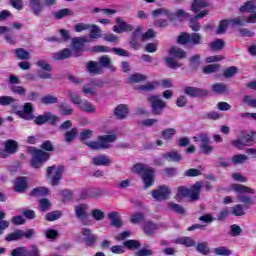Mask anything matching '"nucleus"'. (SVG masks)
Returning a JSON list of instances; mask_svg holds the SVG:
<instances>
[{"mask_svg":"<svg viewBox=\"0 0 256 256\" xmlns=\"http://www.w3.org/2000/svg\"><path fill=\"white\" fill-rule=\"evenodd\" d=\"M205 7H209V2H207V0H193L191 4V10L194 13H199V11L205 9Z\"/></svg>","mask_w":256,"mask_h":256,"instance_id":"obj_31","label":"nucleus"},{"mask_svg":"<svg viewBox=\"0 0 256 256\" xmlns=\"http://www.w3.org/2000/svg\"><path fill=\"white\" fill-rule=\"evenodd\" d=\"M36 65H37V67H39L43 71H47L48 73H51V71H53L51 64H49V62H47V60H38L36 62Z\"/></svg>","mask_w":256,"mask_h":256,"instance_id":"obj_57","label":"nucleus"},{"mask_svg":"<svg viewBox=\"0 0 256 256\" xmlns=\"http://www.w3.org/2000/svg\"><path fill=\"white\" fill-rule=\"evenodd\" d=\"M30 9H32V13L36 16L41 15L43 13V4H41V0H29Z\"/></svg>","mask_w":256,"mask_h":256,"instance_id":"obj_29","label":"nucleus"},{"mask_svg":"<svg viewBox=\"0 0 256 256\" xmlns=\"http://www.w3.org/2000/svg\"><path fill=\"white\" fill-rule=\"evenodd\" d=\"M86 70L90 73V75H103V69L97 61H89L86 64Z\"/></svg>","mask_w":256,"mask_h":256,"instance_id":"obj_22","label":"nucleus"},{"mask_svg":"<svg viewBox=\"0 0 256 256\" xmlns=\"http://www.w3.org/2000/svg\"><path fill=\"white\" fill-rule=\"evenodd\" d=\"M242 103L245 105H248V107H252L253 109H256V99L253 98L252 96H244L242 99Z\"/></svg>","mask_w":256,"mask_h":256,"instance_id":"obj_63","label":"nucleus"},{"mask_svg":"<svg viewBox=\"0 0 256 256\" xmlns=\"http://www.w3.org/2000/svg\"><path fill=\"white\" fill-rule=\"evenodd\" d=\"M114 115L117 119H126L127 115H129V108L125 104H120L115 108Z\"/></svg>","mask_w":256,"mask_h":256,"instance_id":"obj_25","label":"nucleus"},{"mask_svg":"<svg viewBox=\"0 0 256 256\" xmlns=\"http://www.w3.org/2000/svg\"><path fill=\"white\" fill-rule=\"evenodd\" d=\"M232 27H243L247 23L245 16H238L229 20Z\"/></svg>","mask_w":256,"mask_h":256,"instance_id":"obj_40","label":"nucleus"},{"mask_svg":"<svg viewBox=\"0 0 256 256\" xmlns=\"http://www.w3.org/2000/svg\"><path fill=\"white\" fill-rule=\"evenodd\" d=\"M239 73V69L236 66H230L225 68L223 71V75L226 79H231V77H235Z\"/></svg>","mask_w":256,"mask_h":256,"instance_id":"obj_44","label":"nucleus"},{"mask_svg":"<svg viewBox=\"0 0 256 256\" xmlns=\"http://www.w3.org/2000/svg\"><path fill=\"white\" fill-rule=\"evenodd\" d=\"M231 189L232 191H235V193H239L237 196L238 202L244 203L246 209H249V207L253 205V199H251V196L243 193L255 195V189L242 184H232Z\"/></svg>","mask_w":256,"mask_h":256,"instance_id":"obj_2","label":"nucleus"},{"mask_svg":"<svg viewBox=\"0 0 256 256\" xmlns=\"http://www.w3.org/2000/svg\"><path fill=\"white\" fill-rule=\"evenodd\" d=\"M116 21V25L113 26L112 31H114V33H127L129 31H133V26H131L130 24H127V22L123 21V19L117 17L115 19Z\"/></svg>","mask_w":256,"mask_h":256,"instance_id":"obj_15","label":"nucleus"},{"mask_svg":"<svg viewBox=\"0 0 256 256\" xmlns=\"http://www.w3.org/2000/svg\"><path fill=\"white\" fill-rule=\"evenodd\" d=\"M63 216V212L56 210L46 214L45 219L46 221H57V219H61Z\"/></svg>","mask_w":256,"mask_h":256,"instance_id":"obj_50","label":"nucleus"},{"mask_svg":"<svg viewBox=\"0 0 256 256\" xmlns=\"http://www.w3.org/2000/svg\"><path fill=\"white\" fill-rule=\"evenodd\" d=\"M255 137L254 132L246 133L240 136L237 140L232 141V146L237 149H242L243 147H248L251 145L253 138Z\"/></svg>","mask_w":256,"mask_h":256,"instance_id":"obj_10","label":"nucleus"},{"mask_svg":"<svg viewBox=\"0 0 256 256\" xmlns=\"http://www.w3.org/2000/svg\"><path fill=\"white\" fill-rule=\"evenodd\" d=\"M15 55H16L17 59H20L22 61H27V60L31 59V53H29V51H27L23 48H17L15 50Z\"/></svg>","mask_w":256,"mask_h":256,"instance_id":"obj_35","label":"nucleus"},{"mask_svg":"<svg viewBox=\"0 0 256 256\" xmlns=\"http://www.w3.org/2000/svg\"><path fill=\"white\" fill-rule=\"evenodd\" d=\"M215 255H223V256H229L231 255V250L225 246H220L214 249Z\"/></svg>","mask_w":256,"mask_h":256,"instance_id":"obj_64","label":"nucleus"},{"mask_svg":"<svg viewBox=\"0 0 256 256\" xmlns=\"http://www.w3.org/2000/svg\"><path fill=\"white\" fill-rule=\"evenodd\" d=\"M4 219H5V212L0 211V235H3V231H5V229H8L9 227V221Z\"/></svg>","mask_w":256,"mask_h":256,"instance_id":"obj_59","label":"nucleus"},{"mask_svg":"<svg viewBox=\"0 0 256 256\" xmlns=\"http://www.w3.org/2000/svg\"><path fill=\"white\" fill-rule=\"evenodd\" d=\"M90 39H101V28L95 24H90Z\"/></svg>","mask_w":256,"mask_h":256,"instance_id":"obj_41","label":"nucleus"},{"mask_svg":"<svg viewBox=\"0 0 256 256\" xmlns=\"http://www.w3.org/2000/svg\"><path fill=\"white\" fill-rule=\"evenodd\" d=\"M147 102L150 103L152 115H163V111L167 108V102L163 101L159 95L148 96Z\"/></svg>","mask_w":256,"mask_h":256,"instance_id":"obj_4","label":"nucleus"},{"mask_svg":"<svg viewBox=\"0 0 256 256\" xmlns=\"http://www.w3.org/2000/svg\"><path fill=\"white\" fill-rule=\"evenodd\" d=\"M78 107L84 113H95L96 111L95 106L87 100L82 101Z\"/></svg>","mask_w":256,"mask_h":256,"instance_id":"obj_33","label":"nucleus"},{"mask_svg":"<svg viewBox=\"0 0 256 256\" xmlns=\"http://www.w3.org/2000/svg\"><path fill=\"white\" fill-rule=\"evenodd\" d=\"M177 133L175 128H168L161 131V137L164 138L166 141H171L174 135Z\"/></svg>","mask_w":256,"mask_h":256,"instance_id":"obj_42","label":"nucleus"},{"mask_svg":"<svg viewBox=\"0 0 256 256\" xmlns=\"http://www.w3.org/2000/svg\"><path fill=\"white\" fill-rule=\"evenodd\" d=\"M151 167L145 165V164H135L133 167V172L137 173L138 175H143L145 173H147L148 170H150Z\"/></svg>","mask_w":256,"mask_h":256,"instance_id":"obj_49","label":"nucleus"},{"mask_svg":"<svg viewBox=\"0 0 256 256\" xmlns=\"http://www.w3.org/2000/svg\"><path fill=\"white\" fill-rule=\"evenodd\" d=\"M164 61H165V63H166V65H167V67L169 68V69H179V67H182L183 66V64H181V63H179L175 58H173V57H166L165 59H164Z\"/></svg>","mask_w":256,"mask_h":256,"instance_id":"obj_38","label":"nucleus"},{"mask_svg":"<svg viewBox=\"0 0 256 256\" xmlns=\"http://www.w3.org/2000/svg\"><path fill=\"white\" fill-rule=\"evenodd\" d=\"M212 91H214V93H217L218 95H223V93H227V84L225 83L213 84Z\"/></svg>","mask_w":256,"mask_h":256,"instance_id":"obj_47","label":"nucleus"},{"mask_svg":"<svg viewBox=\"0 0 256 256\" xmlns=\"http://www.w3.org/2000/svg\"><path fill=\"white\" fill-rule=\"evenodd\" d=\"M60 112L62 115H72L73 114V108L69 106L67 103H62L59 105Z\"/></svg>","mask_w":256,"mask_h":256,"instance_id":"obj_62","label":"nucleus"},{"mask_svg":"<svg viewBox=\"0 0 256 256\" xmlns=\"http://www.w3.org/2000/svg\"><path fill=\"white\" fill-rule=\"evenodd\" d=\"M166 161L172 162V163H180V161H183V156L179 154V151L172 150L170 152H167L162 155Z\"/></svg>","mask_w":256,"mask_h":256,"instance_id":"obj_23","label":"nucleus"},{"mask_svg":"<svg viewBox=\"0 0 256 256\" xmlns=\"http://www.w3.org/2000/svg\"><path fill=\"white\" fill-rule=\"evenodd\" d=\"M201 189H203V183L196 182L191 186L188 190V197L191 201L199 200V193H201Z\"/></svg>","mask_w":256,"mask_h":256,"instance_id":"obj_19","label":"nucleus"},{"mask_svg":"<svg viewBox=\"0 0 256 256\" xmlns=\"http://www.w3.org/2000/svg\"><path fill=\"white\" fill-rule=\"evenodd\" d=\"M168 209H170V211H174V213H178V215L185 214V208L174 202H168Z\"/></svg>","mask_w":256,"mask_h":256,"instance_id":"obj_46","label":"nucleus"},{"mask_svg":"<svg viewBox=\"0 0 256 256\" xmlns=\"http://www.w3.org/2000/svg\"><path fill=\"white\" fill-rule=\"evenodd\" d=\"M162 16L168 17L170 21H173V19H175V16L173 15V13H171V11L167 10L166 8H158L152 11V17H162Z\"/></svg>","mask_w":256,"mask_h":256,"instance_id":"obj_27","label":"nucleus"},{"mask_svg":"<svg viewBox=\"0 0 256 256\" xmlns=\"http://www.w3.org/2000/svg\"><path fill=\"white\" fill-rule=\"evenodd\" d=\"M63 166H49L46 170V178L49 179L53 187H57L63 177Z\"/></svg>","mask_w":256,"mask_h":256,"instance_id":"obj_5","label":"nucleus"},{"mask_svg":"<svg viewBox=\"0 0 256 256\" xmlns=\"http://www.w3.org/2000/svg\"><path fill=\"white\" fill-rule=\"evenodd\" d=\"M59 117L53 115L51 112H44L43 115H38L37 117L34 116V123L35 125H45V123H50L55 125V121H57Z\"/></svg>","mask_w":256,"mask_h":256,"instance_id":"obj_14","label":"nucleus"},{"mask_svg":"<svg viewBox=\"0 0 256 256\" xmlns=\"http://www.w3.org/2000/svg\"><path fill=\"white\" fill-rule=\"evenodd\" d=\"M189 27L192 31H194V33H198V31H201V25L197 21V18H194V16H190Z\"/></svg>","mask_w":256,"mask_h":256,"instance_id":"obj_54","label":"nucleus"},{"mask_svg":"<svg viewBox=\"0 0 256 256\" xmlns=\"http://www.w3.org/2000/svg\"><path fill=\"white\" fill-rule=\"evenodd\" d=\"M33 111V104L31 102H26L23 106V110L18 111L17 115L21 119H25V121H33V119H35Z\"/></svg>","mask_w":256,"mask_h":256,"instance_id":"obj_13","label":"nucleus"},{"mask_svg":"<svg viewBox=\"0 0 256 256\" xmlns=\"http://www.w3.org/2000/svg\"><path fill=\"white\" fill-rule=\"evenodd\" d=\"M219 69H221L220 64H210L203 67V73H205V75H211V73H217Z\"/></svg>","mask_w":256,"mask_h":256,"instance_id":"obj_48","label":"nucleus"},{"mask_svg":"<svg viewBox=\"0 0 256 256\" xmlns=\"http://www.w3.org/2000/svg\"><path fill=\"white\" fill-rule=\"evenodd\" d=\"M19 239H23V230H16L6 237V241H19Z\"/></svg>","mask_w":256,"mask_h":256,"instance_id":"obj_53","label":"nucleus"},{"mask_svg":"<svg viewBox=\"0 0 256 256\" xmlns=\"http://www.w3.org/2000/svg\"><path fill=\"white\" fill-rule=\"evenodd\" d=\"M47 159H49V153L43 150L34 149L32 152L31 167H33V169H39Z\"/></svg>","mask_w":256,"mask_h":256,"instance_id":"obj_6","label":"nucleus"},{"mask_svg":"<svg viewBox=\"0 0 256 256\" xmlns=\"http://www.w3.org/2000/svg\"><path fill=\"white\" fill-rule=\"evenodd\" d=\"M25 189H27V178H17L14 185V191H16L17 193H23Z\"/></svg>","mask_w":256,"mask_h":256,"instance_id":"obj_30","label":"nucleus"},{"mask_svg":"<svg viewBox=\"0 0 256 256\" xmlns=\"http://www.w3.org/2000/svg\"><path fill=\"white\" fill-rule=\"evenodd\" d=\"M168 53L171 57H175L176 59H187V52L179 47L172 46Z\"/></svg>","mask_w":256,"mask_h":256,"instance_id":"obj_26","label":"nucleus"},{"mask_svg":"<svg viewBox=\"0 0 256 256\" xmlns=\"http://www.w3.org/2000/svg\"><path fill=\"white\" fill-rule=\"evenodd\" d=\"M124 247L130 249V251H135V249H139V247H141V243L137 240H128L124 242Z\"/></svg>","mask_w":256,"mask_h":256,"instance_id":"obj_58","label":"nucleus"},{"mask_svg":"<svg viewBox=\"0 0 256 256\" xmlns=\"http://www.w3.org/2000/svg\"><path fill=\"white\" fill-rule=\"evenodd\" d=\"M231 213L235 217H243V215H245V209L243 208V205L237 204L231 208Z\"/></svg>","mask_w":256,"mask_h":256,"instance_id":"obj_55","label":"nucleus"},{"mask_svg":"<svg viewBox=\"0 0 256 256\" xmlns=\"http://www.w3.org/2000/svg\"><path fill=\"white\" fill-rule=\"evenodd\" d=\"M83 241L86 247H94L97 243V235L91 233V229L83 228L82 229Z\"/></svg>","mask_w":256,"mask_h":256,"instance_id":"obj_16","label":"nucleus"},{"mask_svg":"<svg viewBox=\"0 0 256 256\" xmlns=\"http://www.w3.org/2000/svg\"><path fill=\"white\" fill-rule=\"evenodd\" d=\"M108 219L112 227H115L116 229H121V227H123V220L121 219V214L119 212L112 211L108 213Z\"/></svg>","mask_w":256,"mask_h":256,"instance_id":"obj_17","label":"nucleus"},{"mask_svg":"<svg viewBox=\"0 0 256 256\" xmlns=\"http://www.w3.org/2000/svg\"><path fill=\"white\" fill-rule=\"evenodd\" d=\"M193 140L196 142L200 141V151L204 153V155L213 153V146L209 144V136L207 134H198L193 137Z\"/></svg>","mask_w":256,"mask_h":256,"instance_id":"obj_8","label":"nucleus"},{"mask_svg":"<svg viewBox=\"0 0 256 256\" xmlns=\"http://www.w3.org/2000/svg\"><path fill=\"white\" fill-rule=\"evenodd\" d=\"M184 93L188 95V97H205L208 94L207 90L193 86L186 87Z\"/></svg>","mask_w":256,"mask_h":256,"instance_id":"obj_18","label":"nucleus"},{"mask_svg":"<svg viewBox=\"0 0 256 256\" xmlns=\"http://www.w3.org/2000/svg\"><path fill=\"white\" fill-rule=\"evenodd\" d=\"M240 13H255L256 11V0H249L239 8Z\"/></svg>","mask_w":256,"mask_h":256,"instance_id":"obj_28","label":"nucleus"},{"mask_svg":"<svg viewBox=\"0 0 256 256\" xmlns=\"http://www.w3.org/2000/svg\"><path fill=\"white\" fill-rule=\"evenodd\" d=\"M32 197H45L49 195V189L46 187H37L31 191Z\"/></svg>","mask_w":256,"mask_h":256,"instance_id":"obj_36","label":"nucleus"},{"mask_svg":"<svg viewBox=\"0 0 256 256\" xmlns=\"http://www.w3.org/2000/svg\"><path fill=\"white\" fill-rule=\"evenodd\" d=\"M77 133V128H72L70 131L65 132L64 141L66 143H73V141H75V138L77 137Z\"/></svg>","mask_w":256,"mask_h":256,"instance_id":"obj_37","label":"nucleus"},{"mask_svg":"<svg viewBox=\"0 0 256 256\" xmlns=\"http://www.w3.org/2000/svg\"><path fill=\"white\" fill-rule=\"evenodd\" d=\"M73 55V52H71L70 49L65 48L61 51L55 52L52 54V59L55 61H63L65 59H69Z\"/></svg>","mask_w":256,"mask_h":256,"instance_id":"obj_24","label":"nucleus"},{"mask_svg":"<svg viewBox=\"0 0 256 256\" xmlns=\"http://www.w3.org/2000/svg\"><path fill=\"white\" fill-rule=\"evenodd\" d=\"M98 63L101 69H109V71H112V72L117 71V68L113 66V60H111V57L107 55H103L100 58H98Z\"/></svg>","mask_w":256,"mask_h":256,"instance_id":"obj_21","label":"nucleus"},{"mask_svg":"<svg viewBox=\"0 0 256 256\" xmlns=\"http://www.w3.org/2000/svg\"><path fill=\"white\" fill-rule=\"evenodd\" d=\"M158 229H159V226H157V224L151 221L145 222L143 225V231L145 235H148V236L153 235V233H155Z\"/></svg>","mask_w":256,"mask_h":256,"instance_id":"obj_32","label":"nucleus"},{"mask_svg":"<svg viewBox=\"0 0 256 256\" xmlns=\"http://www.w3.org/2000/svg\"><path fill=\"white\" fill-rule=\"evenodd\" d=\"M75 217L83 223V225H89L87 217H89V204L81 203L74 207Z\"/></svg>","mask_w":256,"mask_h":256,"instance_id":"obj_7","label":"nucleus"},{"mask_svg":"<svg viewBox=\"0 0 256 256\" xmlns=\"http://www.w3.org/2000/svg\"><path fill=\"white\" fill-rule=\"evenodd\" d=\"M112 163L107 155H98L92 158V165L96 167H109Z\"/></svg>","mask_w":256,"mask_h":256,"instance_id":"obj_20","label":"nucleus"},{"mask_svg":"<svg viewBox=\"0 0 256 256\" xmlns=\"http://www.w3.org/2000/svg\"><path fill=\"white\" fill-rule=\"evenodd\" d=\"M210 46L211 49H213L214 51H223V49L225 48V41H223L222 39H216L210 44Z\"/></svg>","mask_w":256,"mask_h":256,"instance_id":"obj_56","label":"nucleus"},{"mask_svg":"<svg viewBox=\"0 0 256 256\" xmlns=\"http://www.w3.org/2000/svg\"><path fill=\"white\" fill-rule=\"evenodd\" d=\"M91 137H93L92 130H84L80 133V141L94 151L111 149V143H115L117 141V135L115 134L98 136L97 141L89 142Z\"/></svg>","mask_w":256,"mask_h":256,"instance_id":"obj_1","label":"nucleus"},{"mask_svg":"<svg viewBox=\"0 0 256 256\" xmlns=\"http://www.w3.org/2000/svg\"><path fill=\"white\" fill-rule=\"evenodd\" d=\"M177 43L179 45H201L203 43V35L197 32L191 34L183 32L178 36Z\"/></svg>","mask_w":256,"mask_h":256,"instance_id":"obj_3","label":"nucleus"},{"mask_svg":"<svg viewBox=\"0 0 256 256\" xmlns=\"http://www.w3.org/2000/svg\"><path fill=\"white\" fill-rule=\"evenodd\" d=\"M4 151L0 152V158L5 159L6 157H9V155H14L16 151L19 149V144L17 141L13 139L6 140L3 142Z\"/></svg>","mask_w":256,"mask_h":256,"instance_id":"obj_9","label":"nucleus"},{"mask_svg":"<svg viewBox=\"0 0 256 256\" xmlns=\"http://www.w3.org/2000/svg\"><path fill=\"white\" fill-rule=\"evenodd\" d=\"M153 168L146 170V172L142 175V180L144 181L145 187H151L153 185Z\"/></svg>","mask_w":256,"mask_h":256,"instance_id":"obj_34","label":"nucleus"},{"mask_svg":"<svg viewBox=\"0 0 256 256\" xmlns=\"http://www.w3.org/2000/svg\"><path fill=\"white\" fill-rule=\"evenodd\" d=\"M141 81H147V76L141 73L131 75L128 79V83H141Z\"/></svg>","mask_w":256,"mask_h":256,"instance_id":"obj_52","label":"nucleus"},{"mask_svg":"<svg viewBox=\"0 0 256 256\" xmlns=\"http://www.w3.org/2000/svg\"><path fill=\"white\" fill-rule=\"evenodd\" d=\"M17 101L12 96H0V105L7 107V105H13Z\"/></svg>","mask_w":256,"mask_h":256,"instance_id":"obj_61","label":"nucleus"},{"mask_svg":"<svg viewBox=\"0 0 256 256\" xmlns=\"http://www.w3.org/2000/svg\"><path fill=\"white\" fill-rule=\"evenodd\" d=\"M91 217L94 221H103L105 219V212L101 209H93L91 211Z\"/></svg>","mask_w":256,"mask_h":256,"instance_id":"obj_51","label":"nucleus"},{"mask_svg":"<svg viewBox=\"0 0 256 256\" xmlns=\"http://www.w3.org/2000/svg\"><path fill=\"white\" fill-rule=\"evenodd\" d=\"M189 63H190L191 69H193L194 71H197V69H199V65H201V55L196 54L192 56L189 59Z\"/></svg>","mask_w":256,"mask_h":256,"instance_id":"obj_43","label":"nucleus"},{"mask_svg":"<svg viewBox=\"0 0 256 256\" xmlns=\"http://www.w3.org/2000/svg\"><path fill=\"white\" fill-rule=\"evenodd\" d=\"M171 189L167 186H160L158 189L152 191V197L156 201H165L169 199Z\"/></svg>","mask_w":256,"mask_h":256,"instance_id":"obj_12","label":"nucleus"},{"mask_svg":"<svg viewBox=\"0 0 256 256\" xmlns=\"http://www.w3.org/2000/svg\"><path fill=\"white\" fill-rule=\"evenodd\" d=\"M88 41L87 37H76L72 39L73 57H81L83 55V47H85V43Z\"/></svg>","mask_w":256,"mask_h":256,"instance_id":"obj_11","label":"nucleus"},{"mask_svg":"<svg viewBox=\"0 0 256 256\" xmlns=\"http://www.w3.org/2000/svg\"><path fill=\"white\" fill-rule=\"evenodd\" d=\"M40 101L42 105H55V103H59V99L53 95H45Z\"/></svg>","mask_w":256,"mask_h":256,"instance_id":"obj_45","label":"nucleus"},{"mask_svg":"<svg viewBox=\"0 0 256 256\" xmlns=\"http://www.w3.org/2000/svg\"><path fill=\"white\" fill-rule=\"evenodd\" d=\"M178 243L180 245H184L185 247H195V240L191 237H182L178 239Z\"/></svg>","mask_w":256,"mask_h":256,"instance_id":"obj_60","label":"nucleus"},{"mask_svg":"<svg viewBox=\"0 0 256 256\" xmlns=\"http://www.w3.org/2000/svg\"><path fill=\"white\" fill-rule=\"evenodd\" d=\"M69 15L73 16V10L69 8H64L54 13L55 19H63L65 17H69Z\"/></svg>","mask_w":256,"mask_h":256,"instance_id":"obj_39","label":"nucleus"}]
</instances>
